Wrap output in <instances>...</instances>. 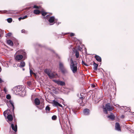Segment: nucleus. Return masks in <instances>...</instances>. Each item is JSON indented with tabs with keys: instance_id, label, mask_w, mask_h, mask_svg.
<instances>
[{
	"instance_id": "nucleus-1",
	"label": "nucleus",
	"mask_w": 134,
	"mask_h": 134,
	"mask_svg": "<svg viewBox=\"0 0 134 134\" xmlns=\"http://www.w3.org/2000/svg\"><path fill=\"white\" fill-rule=\"evenodd\" d=\"M70 68L72 72L75 73L77 72L78 63L76 61H74L71 58L70 60Z\"/></svg>"
},
{
	"instance_id": "nucleus-2",
	"label": "nucleus",
	"mask_w": 134,
	"mask_h": 134,
	"mask_svg": "<svg viewBox=\"0 0 134 134\" xmlns=\"http://www.w3.org/2000/svg\"><path fill=\"white\" fill-rule=\"evenodd\" d=\"M103 111L104 113L107 114L108 111H111L114 109V107L109 103L106 104L105 106H103Z\"/></svg>"
},
{
	"instance_id": "nucleus-3",
	"label": "nucleus",
	"mask_w": 134,
	"mask_h": 134,
	"mask_svg": "<svg viewBox=\"0 0 134 134\" xmlns=\"http://www.w3.org/2000/svg\"><path fill=\"white\" fill-rule=\"evenodd\" d=\"M59 69L63 74H65L67 72V71L65 68L64 64L61 62H59Z\"/></svg>"
},
{
	"instance_id": "nucleus-4",
	"label": "nucleus",
	"mask_w": 134,
	"mask_h": 134,
	"mask_svg": "<svg viewBox=\"0 0 134 134\" xmlns=\"http://www.w3.org/2000/svg\"><path fill=\"white\" fill-rule=\"evenodd\" d=\"M9 111H10L9 110H7L4 111L3 113L4 115L5 116V114H7L8 115L7 118L8 119V121H11L13 120V117L12 115L10 114H8Z\"/></svg>"
},
{
	"instance_id": "nucleus-5",
	"label": "nucleus",
	"mask_w": 134,
	"mask_h": 134,
	"mask_svg": "<svg viewBox=\"0 0 134 134\" xmlns=\"http://www.w3.org/2000/svg\"><path fill=\"white\" fill-rule=\"evenodd\" d=\"M53 81L56 83L61 86H65V82L63 81L57 80H53Z\"/></svg>"
},
{
	"instance_id": "nucleus-6",
	"label": "nucleus",
	"mask_w": 134,
	"mask_h": 134,
	"mask_svg": "<svg viewBox=\"0 0 134 134\" xmlns=\"http://www.w3.org/2000/svg\"><path fill=\"white\" fill-rule=\"evenodd\" d=\"M16 93L18 94H20L22 88L21 87L18 86L15 87Z\"/></svg>"
},
{
	"instance_id": "nucleus-7",
	"label": "nucleus",
	"mask_w": 134,
	"mask_h": 134,
	"mask_svg": "<svg viewBox=\"0 0 134 134\" xmlns=\"http://www.w3.org/2000/svg\"><path fill=\"white\" fill-rule=\"evenodd\" d=\"M23 55H17L15 57V59L17 61L21 60L23 58Z\"/></svg>"
},
{
	"instance_id": "nucleus-8",
	"label": "nucleus",
	"mask_w": 134,
	"mask_h": 134,
	"mask_svg": "<svg viewBox=\"0 0 134 134\" xmlns=\"http://www.w3.org/2000/svg\"><path fill=\"white\" fill-rule=\"evenodd\" d=\"M25 65V62L23 61H21L18 64V66L21 68L24 67Z\"/></svg>"
},
{
	"instance_id": "nucleus-9",
	"label": "nucleus",
	"mask_w": 134,
	"mask_h": 134,
	"mask_svg": "<svg viewBox=\"0 0 134 134\" xmlns=\"http://www.w3.org/2000/svg\"><path fill=\"white\" fill-rule=\"evenodd\" d=\"M48 21L50 23H55V21H56V20L54 16H52L50 17Z\"/></svg>"
},
{
	"instance_id": "nucleus-10",
	"label": "nucleus",
	"mask_w": 134,
	"mask_h": 134,
	"mask_svg": "<svg viewBox=\"0 0 134 134\" xmlns=\"http://www.w3.org/2000/svg\"><path fill=\"white\" fill-rule=\"evenodd\" d=\"M115 129L118 131H121V129L120 125L119 123L116 122L115 124Z\"/></svg>"
},
{
	"instance_id": "nucleus-11",
	"label": "nucleus",
	"mask_w": 134,
	"mask_h": 134,
	"mask_svg": "<svg viewBox=\"0 0 134 134\" xmlns=\"http://www.w3.org/2000/svg\"><path fill=\"white\" fill-rule=\"evenodd\" d=\"M84 99V98L83 97H80L79 98L77 101L79 102H80L81 105L82 106H83L85 105V103H82L83 99Z\"/></svg>"
},
{
	"instance_id": "nucleus-12",
	"label": "nucleus",
	"mask_w": 134,
	"mask_h": 134,
	"mask_svg": "<svg viewBox=\"0 0 134 134\" xmlns=\"http://www.w3.org/2000/svg\"><path fill=\"white\" fill-rule=\"evenodd\" d=\"M53 102L54 105L55 106H59L62 107H63L62 105L61 104H59L58 102L55 100H54L53 101Z\"/></svg>"
},
{
	"instance_id": "nucleus-13",
	"label": "nucleus",
	"mask_w": 134,
	"mask_h": 134,
	"mask_svg": "<svg viewBox=\"0 0 134 134\" xmlns=\"http://www.w3.org/2000/svg\"><path fill=\"white\" fill-rule=\"evenodd\" d=\"M90 110L88 109H85L83 110V113L84 115H88L89 114Z\"/></svg>"
},
{
	"instance_id": "nucleus-14",
	"label": "nucleus",
	"mask_w": 134,
	"mask_h": 134,
	"mask_svg": "<svg viewBox=\"0 0 134 134\" xmlns=\"http://www.w3.org/2000/svg\"><path fill=\"white\" fill-rule=\"evenodd\" d=\"M11 128L12 129L15 131L16 132L17 130V127L16 125H15V126L13 124H11Z\"/></svg>"
},
{
	"instance_id": "nucleus-15",
	"label": "nucleus",
	"mask_w": 134,
	"mask_h": 134,
	"mask_svg": "<svg viewBox=\"0 0 134 134\" xmlns=\"http://www.w3.org/2000/svg\"><path fill=\"white\" fill-rule=\"evenodd\" d=\"M16 53L18 54H22L25 57L26 55V52L24 51H23L22 50L18 51L16 52Z\"/></svg>"
},
{
	"instance_id": "nucleus-16",
	"label": "nucleus",
	"mask_w": 134,
	"mask_h": 134,
	"mask_svg": "<svg viewBox=\"0 0 134 134\" xmlns=\"http://www.w3.org/2000/svg\"><path fill=\"white\" fill-rule=\"evenodd\" d=\"M108 118H110L112 120H114L115 118V116L112 113H111L110 115L109 116H108Z\"/></svg>"
},
{
	"instance_id": "nucleus-17",
	"label": "nucleus",
	"mask_w": 134,
	"mask_h": 134,
	"mask_svg": "<svg viewBox=\"0 0 134 134\" xmlns=\"http://www.w3.org/2000/svg\"><path fill=\"white\" fill-rule=\"evenodd\" d=\"M94 58L97 61L99 62L102 61L101 58L99 56L96 55L95 56Z\"/></svg>"
},
{
	"instance_id": "nucleus-18",
	"label": "nucleus",
	"mask_w": 134,
	"mask_h": 134,
	"mask_svg": "<svg viewBox=\"0 0 134 134\" xmlns=\"http://www.w3.org/2000/svg\"><path fill=\"white\" fill-rule=\"evenodd\" d=\"M34 102L35 104L37 105H38L40 103V101L39 99L37 98L35 99Z\"/></svg>"
},
{
	"instance_id": "nucleus-19",
	"label": "nucleus",
	"mask_w": 134,
	"mask_h": 134,
	"mask_svg": "<svg viewBox=\"0 0 134 134\" xmlns=\"http://www.w3.org/2000/svg\"><path fill=\"white\" fill-rule=\"evenodd\" d=\"M93 65L94 66L93 69L95 71H96L98 69V64H96L94 62H93Z\"/></svg>"
},
{
	"instance_id": "nucleus-20",
	"label": "nucleus",
	"mask_w": 134,
	"mask_h": 134,
	"mask_svg": "<svg viewBox=\"0 0 134 134\" xmlns=\"http://www.w3.org/2000/svg\"><path fill=\"white\" fill-rule=\"evenodd\" d=\"M50 108L49 106H47L45 108V110L46 112L47 113H50Z\"/></svg>"
},
{
	"instance_id": "nucleus-21",
	"label": "nucleus",
	"mask_w": 134,
	"mask_h": 134,
	"mask_svg": "<svg viewBox=\"0 0 134 134\" xmlns=\"http://www.w3.org/2000/svg\"><path fill=\"white\" fill-rule=\"evenodd\" d=\"M7 43L10 46H13V42L11 40H9L7 41Z\"/></svg>"
},
{
	"instance_id": "nucleus-22",
	"label": "nucleus",
	"mask_w": 134,
	"mask_h": 134,
	"mask_svg": "<svg viewBox=\"0 0 134 134\" xmlns=\"http://www.w3.org/2000/svg\"><path fill=\"white\" fill-rule=\"evenodd\" d=\"M34 13L37 15H38L41 13L40 11L38 10H35L34 11Z\"/></svg>"
},
{
	"instance_id": "nucleus-23",
	"label": "nucleus",
	"mask_w": 134,
	"mask_h": 134,
	"mask_svg": "<svg viewBox=\"0 0 134 134\" xmlns=\"http://www.w3.org/2000/svg\"><path fill=\"white\" fill-rule=\"evenodd\" d=\"M75 56L77 58H78L79 57V52L77 50L75 51Z\"/></svg>"
},
{
	"instance_id": "nucleus-24",
	"label": "nucleus",
	"mask_w": 134,
	"mask_h": 134,
	"mask_svg": "<svg viewBox=\"0 0 134 134\" xmlns=\"http://www.w3.org/2000/svg\"><path fill=\"white\" fill-rule=\"evenodd\" d=\"M48 76L50 78H53L55 77V75L53 73H50Z\"/></svg>"
},
{
	"instance_id": "nucleus-25",
	"label": "nucleus",
	"mask_w": 134,
	"mask_h": 134,
	"mask_svg": "<svg viewBox=\"0 0 134 134\" xmlns=\"http://www.w3.org/2000/svg\"><path fill=\"white\" fill-rule=\"evenodd\" d=\"M41 13L42 16H43L46 15L48 14L47 12H46L44 11H41Z\"/></svg>"
},
{
	"instance_id": "nucleus-26",
	"label": "nucleus",
	"mask_w": 134,
	"mask_h": 134,
	"mask_svg": "<svg viewBox=\"0 0 134 134\" xmlns=\"http://www.w3.org/2000/svg\"><path fill=\"white\" fill-rule=\"evenodd\" d=\"M44 71L47 74L48 76H49V75H50V71L48 69H46Z\"/></svg>"
},
{
	"instance_id": "nucleus-27",
	"label": "nucleus",
	"mask_w": 134,
	"mask_h": 134,
	"mask_svg": "<svg viewBox=\"0 0 134 134\" xmlns=\"http://www.w3.org/2000/svg\"><path fill=\"white\" fill-rule=\"evenodd\" d=\"M57 118V116L55 115H54L52 117V119L53 120H55Z\"/></svg>"
},
{
	"instance_id": "nucleus-28",
	"label": "nucleus",
	"mask_w": 134,
	"mask_h": 134,
	"mask_svg": "<svg viewBox=\"0 0 134 134\" xmlns=\"http://www.w3.org/2000/svg\"><path fill=\"white\" fill-rule=\"evenodd\" d=\"M8 22L9 23H11L12 21V18H9L7 19Z\"/></svg>"
},
{
	"instance_id": "nucleus-29",
	"label": "nucleus",
	"mask_w": 134,
	"mask_h": 134,
	"mask_svg": "<svg viewBox=\"0 0 134 134\" xmlns=\"http://www.w3.org/2000/svg\"><path fill=\"white\" fill-rule=\"evenodd\" d=\"M44 107V104L43 103L41 105L39 108L41 109H42Z\"/></svg>"
},
{
	"instance_id": "nucleus-30",
	"label": "nucleus",
	"mask_w": 134,
	"mask_h": 134,
	"mask_svg": "<svg viewBox=\"0 0 134 134\" xmlns=\"http://www.w3.org/2000/svg\"><path fill=\"white\" fill-rule=\"evenodd\" d=\"M82 64L83 65H85L86 66H88L86 63H85L83 60L82 61Z\"/></svg>"
},
{
	"instance_id": "nucleus-31",
	"label": "nucleus",
	"mask_w": 134,
	"mask_h": 134,
	"mask_svg": "<svg viewBox=\"0 0 134 134\" xmlns=\"http://www.w3.org/2000/svg\"><path fill=\"white\" fill-rule=\"evenodd\" d=\"M6 98L7 99H9L11 98V96L10 95L8 94L7 95Z\"/></svg>"
},
{
	"instance_id": "nucleus-32",
	"label": "nucleus",
	"mask_w": 134,
	"mask_h": 134,
	"mask_svg": "<svg viewBox=\"0 0 134 134\" xmlns=\"http://www.w3.org/2000/svg\"><path fill=\"white\" fill-rule=\"evenodd\" d=\"M33 8H36V9H39L40 8V7H39L38 6H37L36 5H34V7Z\"/></svg>"
},
{
	"instance_id": "nucleus-33",
	"label": "nucleus",
	"mask_w": 134,
	"mask_h": 134,
	"mask_svg": "<svg viewBox=\"0 0 134 134\" xmlns=\"http://www.w3.org/2000/svg\"><path fill=\"white\" fill-rule=\"evenodd\" d=\"M7 35L8 36H10L12 35V34L11 33L8 32L7 34Z\"/></svg>"
},
{
	"instance_id": "nucleus-34",
	"label": "nucleus",
	"mask_w": 134,
	"mask_h": 134,
	"mask_svg": "<svg viewBox=\"0 0 134 134\" xmlns=\"http://www.w3.org/2000/svg\"><path fill=\"white\" fill-rule=\"evenodd\" d=\"M21 32L22 33H25L26 32L25 30L24 29H23L21 30Z\"/></svg>"
},
{
	"instance_id": "nucleus-35",
	"label": "nucleus",
	"mask_w": 134,
	"mask_h": 134,
	"mask_svg": "<svg viewBox=\"0 0 134 134\" xmlns=\"http://www.w3.org/2000/svg\"><path fill=\"white\" fill-rule=\"evenodd\" d=\"M30 74H34V75H36L31 70H30Z\"/></svg>"
},
{
	"instance_id": "nucleus-36",
	"label": "nucleus",
	"mask_w": 134,
	"mask_h": 134,
	"mask_svg": "<svg viewBox=\"0 0 134 134\" xmlns=\"http://www.w3.org/2000/svg\"><path fill=\"white\" fill-rule=\"evenodd\" d=\"M9 102L12 105H14L12 101L11 100H9Z\"/></svg>"
},
{
	"instance_id": "nucleus-37",
	"label": "nucleus",
	"mask_w": 134,
	"mask_h": 134,
	"mask_svg": "<svg viewBox=\"0 0 134 134\" xmlns=\"http://www.w3.org/2000/svg\"><path fill=\"white\" fill-rule=\"evenodd\" d=\"M4 13H7L9 14L10 13V12L9 11H7V10H4Z\"/></svg>"
},
{
	"instance_id": "nucleus-38",
	"label": "nucleus",
	"mask_w": 134,
	"mask_h": 134,
	"mask_svg": "<svg viewBox=\"0 0 134 134\" xmlns=\"http://www.w3.org/2000/svg\"><path fill=\"white\" fill-rule=\"evenodd\" d=\"M74 35V34L73 33H71L70 34V36L71 37L73 36Z\"/></svg>"
},
{
	"instance_id": "nucleus-39",
	"label": "nucleus",
	"mask_w": 134,
	"mask_h": 134,
	"mask_svg": "<svg viewBox=\"0 0 134 134\" xmlns=\"http://www.w3.org/2000/svg\"><path fill=\"white\" fill-rule=\"evenodd\" d=\"M27 15H25L23 16V19H24L27 18Z\"/></svg>"
},
{
	"instance_id": "nucleus-40",
	"label": "nucleus",
	"mask_w": 134,
	"mask_h": 134,
	"mask_svg": "<svg viewBox=\"0 0 134 134\" xmlns=\"http://www.w3.org/2000/svg\"><path fill=\"white\" fill-rule=\"evenodd\" d=\"M91 87L92 88H94L95 87V85L94 84H92L91 85Z\"/></svg>"
},
{
	"instance_id": "nucleus-41",
	"label": "nucleus",
	"mask_w": 134,
	"mask_h": 134,
	"mask_svg": "<svg viewBox=\"0 0 134 134\" xmlns=\"http://www.w3.org/2000/svg\"><path fill=\"white\" fill-rule=\"evenodd\" d=\"M12 105L13 107V109H12V111L13 112L15 108H14V105Z\"/></svg>"
},
{
	"instance_id": "nucleus-42",
	"label": "nucleus",
	"mask_w": 134,
	"mask_h": 134,
	"mask_svg": "<svg viewBox=\"0 0 134 134\" xmlns=\"http://www.w3.org/2000/svg\"><path fill=\"white\" fill-rule=\"evenodd\" d=\"M23 19V18L22 17H20L19 18V21H20L21 20Z\"/></svg>"
},
{
	"instance_id": "nucleus-43",
	"label": "nucleus",
	"mask_w": 134,
	"mask_h": 134,
	"mask_svg": "<svg viewBox=\"0 0 134 134\" xmlns=\"http://www.w3.org/2000/svg\"><path fill=\"white\" fill-rule=\"evenodd\" d=\"M3 81L0 78V83L3 82Z\"/></svg>"
},
{
	"instance_id": "nucleus-44",
	"label": "nucleus",
	"mask_w": 134,
	"mask_h": 134,
	"mask_svg": "<svg viewBox=\"0 0 134 134\" xmlns=\"http://www.w3.org/2000/svg\"><path fill=\"white\" fill-rule=\"evenodd\" d=\"M49 15H47L46 16V18L47 19V18H48L49 17Z\"/></svg>"
},
{
	"instance_id": "nucleus-45",
	"label": "nucleus",
	"mask_w": 134,
	"mask_h": 134,
	"mask_svg": "<svg viewBox=\"0 0 134 134\" xmlns=\"http://www.w3.org/2000/svg\"><path fill=\"white\" fill-rule=\"evenodd\" d=\"M124 115H122L121 117H122V118H124Z\"/></svg>"
},
{
	"instance_id": "nucleus-46",
	"label": "nucleus",
	"mask_w": 134,
	"mask_h": 134,
	"mask_svg": "<svg viewBox=\"0 0 134 134\" xmlns=\"http://www.w3.org/2000/svg\"><path fill=\"white\" fill-rule=\"evenodd\" d=\"M23 70L24 71L25 70V69L24 68H23Z\"/></svg>"
},
{
	"instance_id": "nucleus-47",
	"label": "nucleus",
	"mask_w": 134,
	"mask_h": 134,
	"mask_svg": "<svg viewBox=\"0 0 134 134\" xmlns=\"http://www.w3.org/2000/svg\"><path fill=\"white\" fill-rule=\"evenodd\" d=\"M9 133H10H10H12L11 132V131H9Z\"/></svg>"
},
{
	"instance_id": "nucleus-48",
	"label": "nucleus",
	"mask_w": 134,
	"mask_h": 134,
	"mask_svg": "<svg viewBox=\"0 0 134 134\" xmlns=\"http://www.w3.org/2000/svg\"><path fill=\"white\" fill-rule=\"evenodd\" d=\"M1 37V35L0 34V37Z\"/></svg>"
}]
</instances>
